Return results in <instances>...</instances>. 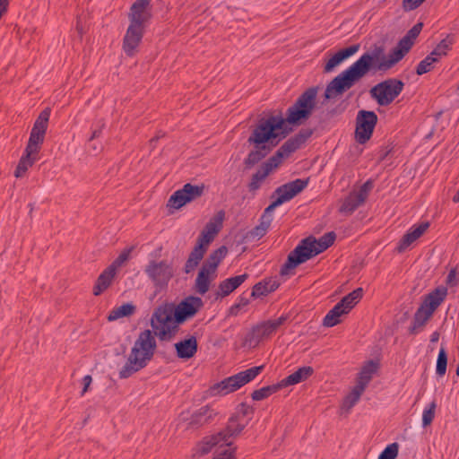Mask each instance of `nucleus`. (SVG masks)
Instances as JSON below:
<instances>
[{"label":"nucleus","mask_w":459,"mask_h":459,"mask_svg":"<svg viewBox=\"0 0 459 459\" xmlns=\"http://www.w3.org/2000/svg\"><path fill=\"white\" fill-rule=\"evenodd\" d=\"M429 222H422L412 226L406 234L403 235L396 247L399 253L405 251L414 241L420 238L429 229Z\"/></svg>","instance_id":"obj_18"},{"label":"nucleus","mask_w":459,"mask_h":459,"mask_svg":"<svg viewBox=\"0 0 459 459\" xmlns=\"http://www.w3.org/2000/svg\"><path fill=\"white\" fill-rule=\"evenodd\" d=\"M288 319L289 316L287 315H281L278 318L269 319L257 324L252 327L246 336V342L249 343V345L256 346L259 342L271 338L276 333Z\"/></svg>","instance_id":"obj_9"},{"label":"nucleus","mask_w":459,"mask_h":459,"mask_svg":"<svg viewBox=\"0 0 459 459\" xmlns=\"http://www.w3.org/2000/svg\"><path fill=\"white\" fill-rule=\"evenodd\" d=\"M155 336L152 331L148 329L139 333L126 364L119 370V378H128L148 365L152 359L157 348Z\"/></svg>","instance_id":"obj_3"},{"label":"nucleus","mask_w":459,"mask_h":459,"mask_svg":"<svg viewBox=\"0 0 459 459\" xmlns=\"http://www.w3.org/2000/svg\"><path fill=\"white\" fill-rule=\"evenodd\" d=\"M335 238V233L331 231L325 233L319 239H316L314 237L302 239L288 255L287 261L281 268V274H289L290 270L326 250L333 244Z\"/></svg>","instance_id":"obj_4"},{"label":"nucleus","mask_w":459,"mask_h":459,"mask_svg":"<svg viewBox=\"0 0 459 459\" xmlns=\"http://www.w3.org/2000/svg\"><path fill=\"white\" fill-rule=\"evenodd\" d=\"M204 185L197 186L187 183L181 189L177 190L169 197L168 205L180 209L187 203L193 202L201 197L204 194Z\"/></svg>","instance_id":"obj_13"},{"label":"nucleus","mask_w":459,"mask_h":459,"mask_svg":"<svg viewBox=\"0 0 459 459\" xmlns=\"http://www.w3.org/2000/svg\"><path fill=\"white\" fill-rule=\"evenodd\" d=\"M279 287V282L275 280L269 279L256 283L252 290L251 296L253 298H259L266 296L267 294L274 291Z\"/></svg>","instance_id":"obj_31"},{"label":"nucleus","mask_w":459,"mask_h":459,"mask_svg":"<svg viewBox=\"0 0 459 459\" xmlns=\"http://www.w3.org/2000/svg\"><path fill=\"white\" fill-rule=\"evenodd\" d=\"M447 296V288L439 286L429 292L423 299L421 305L434 313L436 309L442 304Z\"/></svg>","instance_id":"obj_23"},{"label":"nucleus","mask_w":459,"mask_h":459,"mask_svg":"<svg viewBox=\"0 0 459 459\" xmlns=\"http://www.w3.org/2000/svg\"><path fill=\"white\" fill-rule=\"evenodd\" d=\"M348 314V312L340 306V304H336L329 312L325 315L323 325L327 327H333L339 323H341V316Z\"/></svg>","instance_id":"obj_36"},{"label":"nucleus","mask_w":459,"mask_h":459,"mask_svg":"<svg viewBox=\"0 0 459 459\" xmlns=\"http://www.w3.org/2000/svg\"><path fill=\"white\" fill-rule=\"evenodd\" d=\"M389 153V151H381L380 152V154H379V158L381 160H383L384 159H385V157L388 155Z\"/></svg>","instance_id":"obj_62"},{"label":"nucleus","mask_w":459,"mask_h":459,"mask_svg":"<svg viewBox=\"0 0 459 459\" xmlns=\"http://www.w3.org/2000/svg\"><path fill=\"white\" fill-rule=\"evenodd\" d=\"M177 356L179 359H188L195 356L197 352L198 343L195 336H190L187 339L175 343Z\"/></svg>","instance_id":"obj_24"},{"label":"nucleus","mask_w":459,"mask_h":459,"mask_svg":"<svg viewBox=\"0 0 459 459\" xmlns=\"http://www.w3.org/2000/svg\"><path fill=\"white\" fill-rule=\"evenodd\" d=\"M76 30H78V32L80 34H82L83 30H82V26L81 25V22H80L79 19L77 20Z\"/></svg>","instance_id":"obj_63"},{"label":"nucleus","mask_w":459,"mask_h":459,"mask_svg":"<svg viewBox=\"0 0 459 459\" xmlns=\"http://www.w3.org/2000/svg\"><path fill=\"white\" fill-rule=\"evenodd\" d=\"M249 304V299L244 296H240L238 298V301L232 305L229 309V316H237L241 311L247 307Z\"/></svg>","instance_id":"obj_49"},{"label":"nucleus","mask_w":459,"mask_h":459,"mask_svg":"<svg viewBox=\"0 0 459 459\" xmlns=\"http://www.w3.org/2000/svg\"><path fill=\"white\" fill-rule=\"evenodd\" d=\"M228 253V248L225 246H221L216 250L212 251L208 258L203 264L204 266L211 269V271H214L217 273V268L223 258L226 256Z\"/></svg>","instance_id":"obj_33"},{"label":"nucleus","mask_w":459,"mask_h":459,"mask_svg":"<svg viewBox=\"0 0 459 459\" xmlns=\"http://www.w3.org/2000/svg\"><path fill=\"white\" fill-rule=\"evenodd\" d=\"M44 138L45 136L39 135V134L30 133L25 151L38 155Z\"/></svg>","instance_id":"obj_45"},{"label":"nucleus","mask_w":459,"mask_h":459,"mask_svg":"<svg viewBox=\"0 0 459 459\" xmlns=\"http://www.w3.org/2000/svg\"><path fill=\"white\" fill-rule=\"evenodd\" d=\"M308 178H297L278 186L271 196L272 198L276 196L275 200L264 209L260 219L271 224L275 208L297 196L308 186Z\"/></svg>","instance_id":"obj_6"},{"label":"nucleus","mask_w":459,"mask_h":459,"mask_svg":"<svg viewBox=\"0 0 459 459\" xmlns=\"http://www.w3.org/2000/svg\"><path fill=\"white\" fill-rule=\"evenodd\" d=\"M213 415L215 412L210 406H203L192 415L189 425L194 427L205 424L212 419Z\"/></svg>","instance_id":"obj_35"},{"label":"nucleus","mask_w":459,"mask_h":459,"mask_svg":"<svg viewBox=\"0 0 459 459\" xmlns=\"http://www.w3.org/2000/svg\"><path fill=\"white\" fill-rule=\"evenodd\" d=\"M270 226V223L260 219L259 224L248 231L246 238L249 240L260 239L266 234Z\"/></svg>","instance_id":"obj_46"},{"label":"nucleus","mask_w":459,"mask_h":459,"mask_svg":"<svg viewBox=\"0 0 459 459\" xmlns=\"http://www.w3.org/2000/svg\"><path fill=\"white\" fill-rule=\"evenodd\" d=\"M377 123V116L374 111L361 109L358 112L355 138L359 143L364 144L371 138Z\"/></svg>","instance_id":"obj_12"},{"label":"nucleus","mask_w":459,"mask_h":459,"mask_svg":"<svg viewBox=\"0 0 459 459\" xmlns=\"http://www.w3.org/2000/svg\"><path fill=\"white\" fill-rule=\"evenodd\" d=\"M366 200L357 191L352 192L343 201L340 211L343 212L351 213L358 207L364 204Z\"/></svg>","instance_id":"obj_34"},{"label":"nucleus","mask_w":459,"mask_h":459,"mask_svg":"<svg viewBox=\"0 0 459 459\" xmlns=\"http://www.w3.org/2000/svg\"><path fill=\"white\" fill-rule=\"evenodd\" d=\"M446 283L451 286H454L456 284V271H455V269H452L448 273V275L446 277Z\"/></svg>","instance_id":"obj_57"},{"label":"nucleus","mask_w":459,"mask_h":459,"mask_svg":"<svg viewBox=\"0 0 459 459\" xmlns=\"http://www.w3.org/2000/svg\"><path fill=\"white\" fill-rule=\"evenodd\" d=\"M100 134H101V129L100 128L94 130L92 132V134H91L90 140H93L95 138H98L100 135Z\"/></svg>","instance_id":"obj_60"},{"label":"nucleus","mask_w":459,"mask_h":459,"mask_svg":"<svg viewBox=\"0 0 459 459\" xmlns=\"http://www.w3.org/2000/svg\"><path fill=\"white\" fill-rule=\"evenodd\" d=\"M247 277L248 275L244 273L221 281L218 287L217 296L221 298L229 296L238 289L247 279Z\"/></svg>","instance_id":"obj_25"},{"label":"nucleus","mask_w":459,"mask_h":459,"mask_svg":"<svg viewBox=\"0 0 459 459\" xmlns=\"http://www.w3.org/2000/svg\"><path fill=\"white\" fill-rule=\"evenodd\" d=\"M144 28L129 24L123 40V49L126 56H133L142 41Z\"/></svg>","instance_id":"obj_16"},{"label":"nucleus","mask_w":459,"mask_h":459,"mask_svg":"<svg viewBox=\"0 0 459 459\" xmlns=\"http://www.w3.org/2000/svg\"><path fill=\"white\" fill-rule=\"evenodd\" d=\"M399 445L392 443L388 445L379 455L378 459H395L398 455Z\"/></svg>","instance_id":"obj_51"},{"label":"nucleus","mask_w":459,"mask_h":459,"mask_svg":"<svg viewBox=\"0 0 459 459\" xmlns=\"http://www.w3.org/2000/svg\"><path fill=\"white\" fill-rule=\"evenodd\" d=\"M116 275V272L113 268L108 266L98 277L94 287H93V294L95 296L100 295L104 290H106L112 282Z\"/></svg>","instance_id":"obj_29"},{"label":"nucleus","mask_w":459,"mask_h":459,"mask_svg":"<svg viewBox=\"0 0 459 459\" xmlns=\"http://www.w3.org/2000/svg\"><path fill=\"white\" fill-rule=\"evenodd\" d=\"M455 42V38L453 35H447L444 39H442L437 46L431 52L432 56L439 59L443 56H446L448 51L451 49L452 45Z\"/></svg>","instance_id":"obj_41"},{"label":"nucleus","mask_w":459,"mask_h":459,"mask_svg":"<svg viewBox=\"0 0 459 459\" xmlns=\"http://www.w3.org/2000/svg\"><path fill=\"white\" fill-rule=\"evenodd\" d=\"M316 95L317 88L310 87L288 108L285 118L270 116L259 119L247 139L249 143L255 144V150L245 159L246 168H252L266 157L292 131L289 125H300L309 118L316 106Z\"/></svg>","instance_id":"obj_1"},{"label":"nucleus","mask_w":459,"mask_h":459,"mask_svg":"<svg viewBox=\"0 0 459 459\" xmlns=\"http://www.w3.org/2000/svg\"><path fill=\"white\" fill-rule=\"evenodd\" d=\"M373 184L371 181L368 180L365 182L360 188L357 191L359 195L363 196V198L366 200L368 195V192L372 189Z\"/></svg>","instance_id":"obj_56"},{"label":"nucleus","mask_w":459,"mask_h":459,"mask_svg":"<svg viewBox=\"0 0 459 459\" xmlns=\"http://www.w3.org/2000/svg\"><path fill=\"white\" fill-rule=\"evenodd\" d=\"M314 373V369L310 366L299 368L294 373L283 378L281 383L283 387L299 384L307 380Z\"/></svg>","instance_id":"obj_28"},{"label":"nucleus","mask_w":459,"mask_h":459,"mask_svg":"<svg viewBox=\"0 0 459 459\" xmlns=\"http://www.w3.org/2000/svg\"><path fill=\"white\" fill-rule=\"evenodd\" d=\"M38 160V155L24 151L23 155L21 157L18 165L14 171V176L16 178H22L27 172V170L33 166V164Z\"/></svg>","instance_id":"obj_32"},{"label":"nucleus","mask_w":459,"mask_h":459,"mask_svg":"<svg viewBox=\"0 0 459 459\" xmlns=\"http://www.w3.org/2000/svg\"><path fill=\"white\" fill-rule=\"evenodd\" d=\"M203 307L204 302L201 298L195 296L186 298L179 304L174 306L176 321L178 324H183L188 318L193 317Z\"/></svg>","instance_id":"obj_14"},{"label":"nucleus","mask_w":459,"mask_h":459,"mask_svg":"<svg viewBox=\"0 0 459 459\" xmlns=\"http://www.w3.org/2000/svg\"><path fill=\"white\" fill-rule=\"evenodd\" d=\"M224 218V212L220 211L213 218H212L204 229L202 230L200 236L197 238L198 243H202L204 247H208V245L214 239L215 236L221 230L222 227V221Z\"/></svg>","instance_id":"obj_17"},{"label":"nucleus","mask_w":459,"mask_h":459,"mask_svg":"<svg viewBox=\"0 0 459 459\" xmlns=\"http://www.w3.org/2000/svg\"><path fill=\"white\" fill-rule=\"evenodd\" d=\"M207 247H204L202 243L196 242L195 247L190 252L188 258L184 266V272L186 273H190L195 271V269L199 265L200 262L203 260L206 251Z\"/></svg>","instance_id":"obj_26"},{"label":"nucleus","mask_w":459,"mask_h":459,"mask_svg":"<svg viewBox=\"0 0 459 459\" xmlns=\"http://www.w3.org/2000/svg\"><path fill=\"white\" fill-rule=\"evenodd\" d=\"M82 382H83V388L82 391V395H83L88 391V388L92 382V378L90 375H87L82 378Z\"/></svg>","instance_id":"obj_58"},{"label":"nucleus","mask_w":459,"mask_h":459,"mask_svg":"<svg viewBox=\"0 0 459 459\" xmlns=\"http://www.w3.org/2000/svg\"><path fill=\"white\" fill-rule=\"evenodd\" d=\"M247 422L239 420V414H235L230 418L226 428L220 431L218 434L223 437V442L227 446H231V442L229 439L232 437H237L245 429Z\"/></svg>","instance_id":"obj_21"},{"label":"nucleus","mask_w":459,"mask_h":459,"mask_svg":"<svg viewBox=\"0 0 459 459\" xmlns=\"http://www.w3.org/2000/svg\"><path fill=\"white\" fill-rule=\"evenodd\" d=\"M403 87L404 83L401 80L390 78L372 87L369 94L379 106L386 107L401 94Z\"/></svg>","instance_id":"obj_8"},{"label":"nucleus","mask_w":459,"mask_h":459,"mask_svg":"<svg viewBox=\"0 0 459 459\" xmlns=\"http://www.w3.org/2000/svg\"><path fill=\"white\" fill-rule=\"evenodd\" d=\"M135 307L130 303H125L120 307L113 308L108 316L109 322L117 320L124 316H128L134 314Z\"/></svg>","instance_id":"obj_40"},{"label":"nucleus","mask_w":459,"mask_h":459,"mask_svg":"<svg viewBox=\"0 0 459 459\" xmlns=\"http://www.w3.org/2000/svg\"><path fill=\"white\" fill-rule=\"evenodd\" d=\"M144 273L159 290L166 288L174 276L172 264L167 260H151L145 266Z\"/></svg>","instance_id":"obj_10"},{"label":"nucleus","mask_w":459,"mask_h":459,"mask_svg":"<svg viewBox=\"0 0 459 459\" xmlns=\"http://www.w3.org/2000/svg\"><path fill=\"white\" fill-rule=\"evenodd\" d=\"M447 354L444 347H441L437 355L436 372L443 377L446 372Z\"/></svg>","instance_id":"obj_48"},{"label":"nucleus","mask_w":459,"mask_h":459,"mask_svg":"<svg viewBox=\"0 0 459 459\" xmlns=\"http://www.w3.org/2000/svg\"><path fill=\"white\" fill-rule=\"evenodd\" d=\"M438 62L437 58L430 53L423 60H421L416 67V74L422 75L430 72L434 68V64Z\"/></svg>","instance_id":"obj_47"},{"label":"nucleus","mask_w":459,"mask_h":459,"mask_svg":"<svg viewBox=\"0 0 459 459\" xmlns=\"http://www.w3.org/2000/svg\"><path fill=\"white\" fill-rule=\"evenodd\" d=\"M362 387L355 385L351 393L345 396L342 401L341 409L347 412L359 402L360 396L364 393Z\"/></svg>","instance_id":"obj_39"},{"label":"nucleus","mask_w":459,"mask_h":459,"mask_svg":"<svg viewBox=\"0 0 459 459\" xmlns=\"http://www.w3.org/2000/svg\"><path fill=\"white\" fill-rule=\"evenodd\" d=\"M214 271L202 265L195 282V290L200 295H204L210 289L211 282L216 278Z\"/></svg>","instance_id":"obj_22"},{"label":"nucleus","mask_w":459,"mask_h":459,"mask_svg":"<svg viewBox=\"0 0 459 459\" xmlns=\"http://www.w3.org/2000/svg\"><path fill=\"white\" fill-rule=\"evenodd\" d=\"M433 314L434 313L430 312L427 307L420 304L414 314L411 325L409 329L410 333L412 334L417 333L431 318Z\"/></svg>","instance_id":"obj_27"},{"label":"nucleus","mask_w":459,"mask_h":459,"mask_svg":"<svg viewBox=\"0 0 459 459\" xmlns=\"http://www.w3.org/2000/svg\"><path fill=\"white\" fill-rule=\"evenodd\" d=\"M282 387L283 386L281 385V382L272 385L264 386L260 389L255 390L252 393L251 397L255 401H261V400H264V399L269 397L273 394L278 392Z\"/></svg>","instance_id":"obj_42"},{"label":"nucleus","mask_w":459,"mask_h":459,"mask_svg":"<svg viewBox=\"0 0 459 459\" xmlns=\"http://www.w3.org/2000/svg\"><path fill=\"white\" fill-rule=\"evenodd\" d=\"M44 138L45 136L39 135V134L30 133L25 151L38 155Z\"/></svg>","instance_id":"obj_44"},{"label":"nucleus","mask_w":459,"mask_h":459,"mask_svg":"<svg viewBox=\"0 0 459 459\" xmlns=\"http://www.w3.org/2000/svg\"><path fill=\"white\" fill-rule=\"evenodd\" d=\"M253 408L246 403H241L240 408L236 414H239V420L243 421L244 417L253 413Z\"/></svg>","instance_id":"obj_55"},{"label":"nucleus","mask_w":459,"mask_h":459,"mask_svg":"<svg viewBox=\"0 0 459 459\" xmlns=\"http://www.w3.org/2000/svg\"><path fill=\"white\" fill-rule=\"evenodd\" d=\"M128 18L131 25L144 28L152 18L150 0H136L130 8Z\"/></svg>","instance_id":"obj_15"},{"label":"nucleus","mask_w":459,"mask_h":459,"mask_svg":"<svg viewBox=\"0 0 459 459\" xmlns=\"http://www.w3.org/2000/svg\"><path fill=\"white\" fill-rule=\"evenodd\" d=\"M363 289L357 288L348 295L344 296L339 302L348 313L355 307V305L362 299Z\"/></svg>","instance_id":"obj_37"},{"label":"nucleus","mask_w":459,"mask_h":459,"mask_svg":"<svg viewBox=\"0 0 459 459\" xmlns=\"http://www.w3.org/2000/svg\"><path fill=\"white\" fill-rule=\"evenodd\" d=\"M264 369V366L253 367L236 375L224 378L219 383L212 385L209 390V395H226L237 391L246 384L255 379Z\"/></svg>","instance_id":"obj_7"},{"label":"nucleus","mask_w":459,"mask_h":459,"mask_svg":"<svg viewBox=\"0 0 459 459\" xmlns=\"http://www.w3.org/2000/svg\"><path fill=\"white\" fill-rule=\"evenodd\" d=\"M50 117V109L45 108L42 110L34 122L33 127L30 133L39 134V135L45 136L46 131L48 129V124Z\"/></svg>","instance_id":"obj_38"},{"label":"nucleus","mask_w":459,"mask_h":459,"mask_svg":"<svg viewBox=\"0 0 459 459\" xmlns=\"http://www.w3.org/2000/svg\"><path fill=\"white\" fill-rule=\"evenodd\" d=\"M359 49V44L351 45L342 48L333 55L325 64L324 72L331 73L335 67L340 65L344 60L356 54Z\"/></svg>","instance_id":"obj_19"},{"label":"nucleus","mask_w":459,"mask_h":459,"mask_svg":"<svg viewBox=\"0 0 459 459\" xmlns=\"http://www.w3.org/2000/svg\"><path fill=\"white\" fill-rule=\"evenodd\" d=\"M453 202L454 203H459V189L455 193V195L453 196Z\"/></svg>","instance_id":"obj_64"},{"label":"nucleus","mask_w":459,"mask_h":459,"mask_svg":"<svg viewBox=\"0 0 459 459\" xmlns=\"http://www.w3.org/2000/svg\"><path fill=\"white\" fill-rule=\"evenodd\" d=\"M438 339H439V333H438L437 332H434V333L431 334V336H430V341H431L432 342H437V341H438Z\"/></svg>","instance_id":"obj_61"},{"label":"nucleus","mask_w":459,"mask_h":459,"mask_svg":"<svg viewBox=\"0 0 459 459\" xmlns=\"http://www.w3.org/2000/svg\"><path fill=\"white\" fill-rule=\"evenodd\" d=\"M311 129H301L297 134L289 138L269 159L271 162L276 163L279 167L282 160L288 158L291 153L296 152L301 145L312 135Z\"/></svg>","instance_id":"obj_11"},{"label":"nucleus","mask_w":459,"mask_h":459,"mask_svg":"<svg viewBox=\"0 0 459 459\" xmlns=\"http://www.w3.org/2000/svg\"><path fill=\"white\" fill-rule=\"evenodd\" d=\"M8 7V0H0V19L6 13Z\"/></svg>","instance_id":"obj_59"},{"label":"nucleus","mask_w":459,"mask_h":459,"mask_svg":"<svg viewBox=\"0 0 459 459\" xmlns=\"http://www.w3.org/2000/svg\"><path fill=\"white\" fill-rule=\"evenodd\" d=\"M437 404L433 401L428 408L423 411L422 413V425L423 427H427L430 425L435 418V411Z\"/></svg>","instance_id":"obj_50"},{"label":"nucleus","mask_w":459,"mask_h":459,"mask_svg":"<svg viewBox=\"0 0 459 459\" xmlns=\"http://www.w3.org/2000/svg\"><path fill=\"white\" fill-rule=\"evenodd\" d=\"M178 325L176 321L174 304L172 303H166L156 307L151 318L153 333L160 341L170 340Z\"/></svg>","instance_id":"obj_5"},{"label":"nucleus","mask_w":459,"mask_h":459,"mask_svg":"<svg viewBox=\"0 0 459 459\" xmlns=\"http://www.w3.org/2000/svg\"><path fill=\"white\" fill-rule=\"evenodd\" d=\"M132 251V248L125 249L109 265L110 268H113L114 271L117 273V269L120 266H122L130 256V253Z\"/></svg>","instance_id":"obj_52"},{"label":"nucleus","mask_w":459,"mask_h":459,"mask_svg":"<svg viewBox=\"0 0 459 459\" xmlns=\"http://www.w3.org/2000/svg\"><path fill=\"white\" fill-rule=\"evenodd\" d=\"M426 0H403L402 6L405 12H410L417 9Z\"/></svg>","instance_id":"obj_53"},{"label":"nucleus","mask_w":459,"mask_h":459,"mask_svg":"<svg viewBox=\"0 0 459 459\" xmlns=\"http://www.w3.org/2000/svg\"><path fill=\"white\" fill-rule=\"evenodd\" d=\"M236 446L229 449H224L223 451L220 452L218 455L215 456L213 459H236Z\"/></svg>","instance_id":"obj_54"},{"label":"nucleus","mask_w":459,"mask_h":459,"mask_svg":"<svg viewBox=\"0 0 459 459\" xmlns=\"http://www.w3.org/2000/svg\"><path fill=\"white\" fill-rule=\"evenodd\" d=\"M422 27L421 22L416 23L388 55L385 54L384 45L375 44L369 51L365 52L327 84L324 94L325 99L332 100L342 95L370 72L390 70L410 51Z\"/></svg>","instance_id":"obj_2"},{"label":"nucleus","mask_w":459,"mask_h":459,"mask_svg":"<svg viewBox=\"0 0 459 459\" xmlns=\"http://www.w3.org/2000/svg\"><path fill=\"white\" fill-rule=\"evenodd\" d=\"M222 439L223 437H220L218 433L216 435L204 437L202 443L198 446L199 453L202 455L208 454L214 446L223 442Z\"/></svg>","instance_id":"obj_43"},{"label":"nucleus","mask_w":459,"mask_h":459,"mask_svg":"<svg viewBox=\"0 0 459 459\" xmlns=\"http://www.w3.org/2000/svg\"><path fill=\"white\" fill-rule=\"evenodd\" d=\"M276 168H278L277 164L271 162L270 159L264 162L251 178V180L247 186L249 192L257 191L261 187V185L265 180V178Z\"/></svg>","instance_id":"obj_20"},{"label":"nucleus","mask_w":459,"mask_h":459,"mask_svg":"<svg viewBox=\"0 0 459 459\" xmlns=\"http://www.w3.org/2000/svg\"><path fill=\"white\" fill-rule=\"evenodd\" d=\"M377 369V363L373 360L368 361L361 368L358 375L356 385L362 387V389H366L367 385L372 379L374 373Z\"/></svg>","instance_id":"obj_30"}]
</instances>
